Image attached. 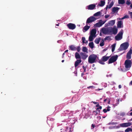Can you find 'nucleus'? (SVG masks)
<instances>
[{
  "label": "nucleus",
  "instance_id": "f257e3e1",
  "mask_svg": "<svg viewBox=\"0 0 132 132\" xmlns=\"http://www.w3.org/2000/svg\"><path fill=\"white\" fill-rule=\"evenodd\" d=\"M97 57L96 55L92 54L90 55L88 57V62L92 64L96 62V59Z\"/></svg>",
  "mask_w": 132,
  "mask_h": 132
},
{
  "label": "nucleus",
  "instance_id": "f03ea898",
  "mask_svg": "<svg viewBox=\"0 0 132 132\" xmlns=\"http://www.w3.org/2000/svg\"><path fill=\"white\" fill-rule=\"evenodd\" d=\"M118 32V29L116 28V26H114L113 28H108V35L109 33L111 35L112 34L114 35H116Z\"/></svg>",
  "mask_w": 132,
  "mask_h": 132
},
{
  "label": "nucleus",
  "instance_id": "7ed1b4c3",
  "mask_svg": "<svg viewBox=\"0 0 132 132\" xmlns=\"http://www.w3.org/2000/svg\"><path fill=\"white\" fill-rule=\"evenodd\" d=\"M129 44L128 42H126L120 45V47L118 50L119 51L123 50H126L128 48Z\"/></svg>",
  "mask_w": 132,
  "mask_h": 132
},
{
  "label": "nucleus",
  "instance_id": "20e7f679",
  "mask_svg": "<svg viewBox=\"0 0 132 132\" xmlns=\"http://www.w3.org/2000/svg\"><path fill=\"white\" fill-rule=\"evenodd\" d=\"M123 33V31L122 29H121L118 34L115 37L116 40L119 41L121 40L122 38V36Z\"/></svg>",
  "mask_w": 132,
  "mask_h": 132
},
{
  "label": "nucleus",
  "instance_id": "39448f33",
  "mask_svg": "<svg viewBox=\"0 0 132 132\" xmlns=\"http://www.w3.org/2000/svg\"><path fill=\"white\" fill-rule=\"evenodd\" d=\"M131 64L132 62L131 60L128 59L126 60L124 63L125 68L129 70L131 67Z\"/></svg>",
  "mask_w": 132,
  "mask_h": 132
},
{
  "label": "nucleus",
  "instance_id": "423d86ee",
  "mask_svg": "<svg viewBox=\"0 0 132 132\" xmlns=\"http://www.w3.org/2000/svg\"><path fill=\"white\" fill-rule=\"evenodd\" d=\"M118 57V56L117 55L112 56L109 59L108 61V63H111L116 61L117 60Z\"/></svg>",
  "mask_w": 132,
  "mask_h": 132
},
{
  "label": "nucleus",
  "instance_id": "0eeeda50",
  "mask_svg": "<svg viewBox=\"0 0 132 132\" xmlns=\"http://www.w3.org/2000/svg\"><path fill=\"white\" fill-rule=\"evenodd\" d=\"M97 19L93 16H91L88 18L87 20L86 24V25H88V24L95 21Z\"/></svg>",
  "mask_w": 132,
  "mask_h": 132
},
{
  "label": "nucleus",
  "instance_id": "6e6552de",
  "mask_svg": "<svg viewBox=\"0 0 132 132\" xmlns=\"http://www.w3.org/2000/svg\"><path fill=\"white\" fill-rule=\"evenodd\" d=\"M107 60V56L106 55L103 56L101 59L99 61V62L101 64H104V62Z\"/></svg>",
  "mask_w": 132,
  "mask_h": 132
},
{
  "label": "nucleus",
  "instance_id": "1a4fd4ad",
  "mask_svg": "<svg viewBox=\"0 0 132 132\" xmlns=\"http://www.w3.org/2000/svg\"><path fill=\"white\" fill-rule=\"evenodd\" d=\"M132 54V48H130L129 50L127 53L126 58L127 59H130L131 58V55Z\"/></svg>",
  "mask_w": 132,
  "mask_h": 132
},
{
  "label": "nucleus",
  "instance_id": "9d476101",
  "mask_svg": "<svg viewBox=\"0 0 132 132\" xmlns=\"http://www.w3.org/2000/svg\"><path fill=\"white\" fill-rule=\"evenodd\" d=\"M68 28L70 29L73 30L76 28V26L74 24L72 23H69L67 25Z\"/></svg>",
  "mask_w": 132,
  "mask_h": 132
},
{
  "label": "nucleus",
  "instance_id": "9b49d317",
  "mask_svg": "<svg viewBox=\"0 0 132 132\" xmlns=\"http://www.w3.org/2000/svg\"><path fill=\"white\" fill-rule=\"evenodd\" d=\"M131 125L130 122L124 123L120 124V126L123 127H127L130 126Z\"/></svg>",
  "mask_w": 132,
  "mask_h": 132
},
{
  "label": "nucleus",
  "instance_id": "f8f14e48",
  "mask_svg": "<svg viewBox=\"0 0 132 132\" xmlns=\"http://www.w3.org/2000/svg\"><path fill=\"white\" fill-rule=\"evenodd\" d=\"M81 58L84 60L86 59L88 56V55L85 53L81 52L80 53Z\"/></svg>",
  "mask_w": 132,
  "mask_h": 132
},
{
  "label": "nucleus",
  "instance_id": "ddd939ff",
  "mask_svg": "<svg viewBox=\"0 0 132 132\" xmlns=\"http://www.w3.org/2000/svg\"><path fill=\"white\" fill-rule=\"evenodd\" d=\"M96 7V5L95 4H91L87 6V9L89 10H93Z\"/></svg>",
  "mask_w": 132,
  "mask_h": 132
},
{
  "label": "nucleus",
  "instance_id": "4468645a",
  "mask_svg": "<svg viewBox=\"0 0 132 132\" xmlns=\"http://www.w3.org/2000/svg\"><path fill=\"white\" fill-rule=\"evenodd\" d=\"M96 32V29H92L91 31L90 35L95 37V35Z\"/></svg>",
  "mask_w": 132,
  "mask_h": 132
},
{
  "label": "nucleus",
  "instance_id": "2eb2a0df",
  "mask_svg": "<svg viewBox=\"0 0 132 132\" xmlns=\"http://www.w3.org/2000/svg\"><path fill=\"white\" fill-rule=\"evenodd\" d=\"M120 9V8L118 7H114L112 9V11L114 13L117 12Z\"/></svg>",
  "mask_w": 132,
  "mask_h": 132
},
{
  "label": "nucleus",
  "instance_id": "dca6fc26",
  "mask_svg": "<svg viewBox=\"0 0 132 132\" xmlns=\"http://www.w3.org/2000/svg\"><path fill=\"white\" fill-rule=\"evenodd\" d=\"M81 59H80L77 60V61L75 62V68H76L78 65L81 62Z\"/></svg>",
  "mask_w": 132,
  "mask_h": 132
},
{
  "label": "nucleus",
  "instance_id": "f3484780",
  "mask_svg": "<svg viewBox=\"0 0 132 132\" xmlns=\"http://www.w3.org/2000/svg\"><path fill=\"white\" fill-rule=\"evenodd\" d=\"M115 23V20H111L110 21H109L108 23V26H112Z\"/></svg>",
  "mask_w": 132,
  "mask_h": 132
},
{
  "label": "nucleus",
  "instance_id": "a211bd4d",
  "mask_svg": "<svg viewBox=\"0 0 132 132\" xmlns=\"http://www.w3.org/2000/svg\"><path fill=\"white\" fill-rule=\"evenodd\" d=\"M122 23L121 21H118L117 24V27L118 28H122L123 27H122Z\"/></svg>",
  "mask_w": 132,
  "mask_h": 132
},
{
  "label": "nucleus",
  "instance_id": "6ab92c4d",
  "mask_svg": "<svg viewBox=\"0 0 132 132\" xmlns=\"http://www.w3.org/2000/svg\"><path fill=\"white\" fill-rule=\"evenodd\" d=\"M89 26L87 25L84 27L83 29V31L84 32L87 31L90 28Z\"/></svg>",
  "mask_w": 132,
  "mask_h": 132
},
{
  "label": "nucleus",
  "instance_id": "aec40b11",
  "mask_svg": "<svg viewBox=\"0 0 132 132\" xmlns=\"http://www.w3.org/2000/svg\"><path fill=\"white\" fill-rule=\"evenodd\" d=\"M75 57L76 59H81V56L78 52H76L75 54Z\"/></svg>",
  "mask_w": 132,
  "mask_h": 132
},
{
  "label": "nucleus",
  "instance_id": "412c9836",
  "mask_svg": "<svg viewBox=\"0 0 132 132\" xmlns=\"http://www.w3.org/2000/svg\"><path fill=\"white\" fill-rule=\"evenodd\" d=\"M70 49L71 51H76V47H75L74 45H71L69 46Z\"/></svg>",
  "mask_w": 132,
  "mask_h": 132
},
{
  "label": "nucleus",
  "instance_id": "4be33fe9",
  "mask_svg": "<svg viewBox=\"0 0 132 132\" xmlns=\"http://www.w3.org/2000/svg\"><path fill=\"white\" fill-rule=\"evenodd\" d=\"M102 32L104 34H107V28H103L102 29Z\"/></svg>",
  "mask_w": 132,
  "mask_h": 132
},
{
  "label": "nucleus",
  "instance_id": "5701e85b",
  "mask_svg": "<svg viewBox=\"0 0 132 132\" xmlns=\"http://www.w3.org/2000/svg\"><path fill=\"white\" fill-rule=\"evenodd\" d=\"M119 99L118 98L117 100V101H116V104H112V105L113 108H114L115 107V106H117L119 104Z\"/></svg>",
  "mask_w": 132,
  "mask_h": 132
},
{
  "label": "nucleus",
  "instance_id": "b1692460",
  "mask_svg": "<svg viewBox=\"0 0 132 132\" xmlns=\"http://www.w3.org/2000/svg\"><path fill=\"white\" fill-rule=\"evenodd\" d=\"M101 3L100 4H98V6H100L102 7L105 4V2L104 1H101L100 2Z\"/></svg>",
  "mask_w": 132,
  "mask_h": 132
},
{
  "label": "nucleus",
  "instance_id": "393cba45",
  "mask_svg": "<svg viewBox=\"0 0 132 132\" xmlns=\"http://www.w3.org/2000/svg\"><path fill=\"white\" fill-rule=\"evenodd\" d=\"M102 26V24L100 23V22H99L96 23L94 25V26L97 27H100Z\"/></svg>",
  "mask_w": 132,
  "mask_h": 132
},
{
  "label": "nucleus",
  "instance_id": "a878e982",
  "mask_svg": "<svg viewBox=\"0 0 132 132\" xmlns=\"http://www.w3.org/2000/svg\"><path fill=\"white\" fill-rule=\"evenodd\" d=\"M88 50L86 47H83L82 49V51L83 52L86 53H88Z\"/></svg>",
  "mask_w": 132,
  "mask_h": 132
},
{
  "label": "nucleus",
  "instance_id": "bb28decb",
  "mask_svg": "<svg viewBox=\"0 0 132 132\" xmlns=\"http://www.w3.org/2000/svg\"><path fill=\"white\" fill-rule=\"evenodd\" d=\"M114 4V2L113 1H112L109 5H108V8L109 9L111 8L113 5Z\"/></svg>",
  "mask_w": 132,
  "mask_h": 132
},
{
  "label": "nucleus",
  "instance_id": "cd10ccee",
  "mask_svg": "<svg viewBox=\"0 0 132 132\" xmlns=\"http://www.w3.org/2000/svg\"><path fill=\"white\" fill-rule=\"evenodd\" d=\"M116 44V43H114L111 46V47L112 48L111 50L112 52H113L115 50Z\"/></svg>",
  "mask_w": 132,
  "mask_h": 132
},
{
  "label": "nucleus",
  "instance_id": "c85d7f7f",
  "mask_svg": "<svg viewBox=\"0 0 132 132\" xmlns=\"http://www.w3.org/2000/svg\"><path fill=\"white\" fill-rule=\"evenodd\" d=\"M88 45L89 47L92 49L94 47V44L93 42H92L89 43Z\"/></svg>",
  "mask_w": 132,
  "mask_h": 132
},
{
  "label": "nucleus",
  "instance_id": "c756f323",
  "mask_svg": "<svg viewBox=\"0 0 132 132\" xmlns=\"http://www.w3.org/2000/svg\"><path fill=\"white\" fill-rule=\"evenodd\" d=\"M125 3V0H118V3L119 4H123Z\"/></svg>",
  "mask_w": 132,
  "mask_h": 132
},
{
  "label": "nucleus",
  "instance_id": "7c9ffc66",
  "mask_svg": "<svg viewBox=\"0 0 132 132\" xmlns=\"http://www.w3.org/2000/svg\"><path fill=\"white\" fill-rule=\"evenodd\" d=\"M93 37H95V36H94L91 35H90L89 37V40L90 42H91L92 41L93 39Z\"/></svg>",
  "mask_w": 132,
  "mask_h": 132
},
{
  "label": "nucleus",
  "instance_id": "2f4dec72",
  "mask_svg": "<svg viewBox=\"0 0 132 132\" xmlns=\"http://www.w3.org/2000/svg\"><path fill=\"white\" fill-rule=\"evenodd\" d=\"M82 43H88V41L87 40H85V38L84 37H82Z\"/></svg>",
  "mask_w": 132,
  "mask_h": 132
},
{
  "label": "nucleus",
  "instance_id": "473e14b6",
  "mask_svg": "<svg viewBox=\"0 0 132 132\" xmlns=\"http://www.w3.org/2000/svg\"><path fill=\"white\" fill-rule=\"evenodd\" d=\"M68 130V127H66L65 129H61V132H67Z\"/></svg>",
  "mask_w": 132,
  "mask_h": 132
},
{
  "label": "nucleus",
  "instance_id": "72a5a7b5",
  "mask_svg": "<svg viewBox=\"0 0 132 132\" xmlns=\"http://www.w3.org/2000/svg\"><path fill=\"white\" fill-rule=\"evenodd\" d=\"M129 131H132V129L130 127L128 128L125 130V132H129Z\"/></svg>",
  "mask_w": 132,
  "mask_h": 132
},
{
  "label": "nucleus",
  "instance_id": "f704fd0d",
  "mask_svg": "<svg viewBox=\"0 0 132 132\" xmlns=\"http://www.w3.org/2000/svg\"><path fill=\"white\" fill-rule=\"evenodd\" d=\"M100 38H96L94 41L95 43L96 44H98L100 42Z\"/></svg>",
  "mask_w": 132,
  "mask_h": 132
},
{
  "label": "nucleus",
  "instance_id": "c9c22d12",
  "mask_svg": "<svg viewBox=\"0 0 132 132\" xmlns=\"http://www.w3.org/2000/svg\"><path fill=\"white\" fill-rule=\"evenodd\" d=\"M101 15V12L100 11L96 13H95L94 15V16H99L100 15Z\"/></svg>",
  "mask_w": 132,
  "mask_h": 132
},
{
  "label": "nucleus",
  "instance_id": "e433bc0d",
  "mask_svg": "<svg viewBox=\"0 0 132 132\" xmlns=\"http://www.w3.org/2000/svg\"><path fill=\"white\" fill-rule=\"evenodd\" d=\"M100 45L101 47H102L104 46V40H103L101 42Z\"/></svg>",
  "mask_w": 132,
  "mask_h": 132
},
{
  "label": "nucleus",
  "instance_id": "4c0bfd02",
  "mask_svg": "<svg viewBox=\"0 0 132 132\" xmlns=\"http://www.w3.org/2000/svg\"><path fill=\"white\" fill-rule=\"evenodd\" d=\"M76 50L78 52H79L80 51L81 48L79 46L77 47V48H76Z\"/></svg>",
  "mask_w": 132,
  "mask_h": 132
},
{
  "label": "nucleus",
  "instance_id": "58836bf2",
  "mask_svg": "<svg viewBox=\"0 0 132 132\" xmlns=\"http://www.w3.org/2000/svg\"><path fill=\"white\" fill-rule=\"evenodd\" d=\"M100 112V110H96V111H93V113H94L95 112V113H96V114H95V115H97V114L99 113Z\"/></svg>",
  "mask_w": 132,
  "mask_h": 132
},
{
  "label": "nucleus",
  "instance_id": "ea45409f",
  "mask_svg": "<svg viewBox=\"0 0 132 132\" xmlns=\"http://www.w3.org/2000/svg\"><path fill=\"white\" fill-rule=\"evenodd\" d=\"M112 124V125H116L117 124V123L116 122H112L111 123H109L108 124L109 125H110Z\"/></svg>",
  "mask_w": 132,
  "mask_h": 132
},
{
  "label": "nucleus",
  "instance_id": "a19ab883",
  "mask_svg": "<svg viewBox=\"0 0 132 132\" xmlns=\"http://www.w3.org/2000/svg\"><path fill=\"white\" fill-rule=\"evenodd\" d=\"M126 3L128 5H129L131 4V2L130 1H129L127 0L126 1Z\"/></svg>",
  "mask_w": 132,
  "mask_h": 132
},
{
  "label": "nucleus",
  "instance_id": "79ce46f5",
  "mask_svg": "<svg viewBox=\"0 0 132 132\" xmlns=\"http://www.w3.org/2000/svg\"><path fill=\"white\" fill-rule=\"evenodd\" d=\"M111 36H108V40L110 41L112 39L111 38Z\"/></svg>",
  "mask_w": 132,
  "mask_h": 132
},
{
  "label": "nucleus",
  "instance_id": "37998d69",
  "mask_svg": "<svg viewBox=\"0 0 132 132\" xmlns=\"http://www.w3.org/2000/svg\"><path fill=\"white\" fill-rule=\"evenodd\" d=\"M100 22L101 23V24H102V25L103 24H104L105 23V22L103 21H102V20H100Z\"/></svg>",
  "mask_w": 132,
  "mask_h": 132
},
{
  "label": "nucleus",
  "instance_id": "c03bdc74",
  "mask_svg": "<svg viewBox=\"0 0 132 132\" xmlns=\"http://www.w3.org/2000/svg\"><path fill=\"white\" fill-rule=\"evenodd\" d=\"M116 126H114L112 127H109V129H112L113 128H116Z\"/></svg>",
  "mask_w": 132,
  "mask_h": 132
},
{
  "label": "nucleus",
  "instance_id": "a18cd8bd",
  "mask_svg": "<svg viewBox=\"0 0 132 132\" xmlns=\"http://www.w3.org/2000/svg\"><path fill=\"white\" fill-rule=\"evenodd\" d=\"M111 100H112V99H111L110 98H108V104H110V102L111 101ZM112 100H114V99H112Z\"/></svg>",
  "mask_w": 132,
  "mask_h": 132
},
{
  "label": "nucleus",
  "instance_id": "49530a36",
  "mask_svg": "<svg viewBox=\"0 0 132 132\" xmlns=\"http://www.w3.org/2000/svg\"><path fill=\"white\" fill-rule=\"evenodd\" d=\"M129 18V16L127 15H126L123 16V18L124 19L126 18Z\"/></svg>",
  "mask_w": 132,
  "mask_h": 132
},
{
  "label": "nucleus",
  "instance_id": "de8ad7c7",
  "mask_svg": "<svg viewBox=\"0 0 132 132\" xmlns=\"http://www.w3.org/2000/svg\"><path fill=\"white\" fill-rule=\"evenodd\" d=\"M102 109V107L101 106H99L98 107L96 108V110H98L99 109Z\"/></svg>",
  "mask_w": 132,
  "mask_h": 132
},
{
  "label": "nucleus",
  "instance_id": "09e8293b",
  "mask_svg": "<svg viewBox=\"0 0 132 132\" xmlns=\"http://www.w3.org/2000/svg\"><path fill=\"white\" fill-rule=\"evenodd\" d=\"M103 112H104V113H106L107 111V110H106V109H104L103 110Z\"/></svg>",
  "mask_w": 132,
  "mask_h": 132
},
{
  "label": "nucleus",
  "instance_id": "8fccbe9b",
  "mask_svg": "<svg viewBox=\"0 0 132 132\" xmlns=\"http://www.w3.org/2000/svg\"><path fill=\"white\" fill-rule=\"evenodd\" d=\"M82 68L84 70V72H85L86 71V67H85L84 66H83L82 67Z\"/></svg>",
  "mask_w": 132,
  "mask_h": 132
},
{
  "label": "nucleus",
  "instance_id": "3c124183",
  "mask_svg": "<svg viewBox=\"0 0 132 132\" xmlns=\"http://www.w3.org/2000/svg\"><path fill=\"white\" fill-rule=\"evenodd\" d=\"M111 107L109 106H108V111H109L110 110V108Z\"/></svg>",
  "mask_w": 132,
  "mask_h": 132
},
{
  "label": "nucleus",
  "instance_id": "603ef678",
  "mask_svg": "<svg viewBox=\"0 0 132 132\" xmlns=\"http://www.w3.org/2000/svg\"><path fill=\"white\" fill-rule=\"evenodd\" d=\"M93 86H90L88 87H87V88L88 89H89L90 88H93Z\"/></svg>",
  "mask_w": 132,
  "mask_h": 132
},
{
  "label": "nucleus",
  "instance_id": "864d4df0",
  "mask_svg": "<svg viewBox=\"0 0 132 132\" xmlns=\"http://www.w3.org/2000/svg\"><path fill=\"white\" fill-rule=\"evenodd\" d=\"M125 113H121V114L120 115H121V116H124V115H125Z\"/></svg>",
  "mask_w": 132,
  "mask_h": 132
},
{
  "label": "nucleus",
  "instance_id": "5fc2aeb1",
  "mask_svg": "<svg viewBox=\"0 0 132 132\" xmlns=\"http://www.w3.org/2000/svg\"><path fill=\"white\" fill-rule=\"evenodd\" d=\"M130 14L131 16V18L132 19V12L130 13Z\"/></svg>",
  "mask_w": 132,
  "mask_h": 132
},
{
  "label": "nucleus",
  "instance_id": "6e6d98bb",
  "mask_svg": "<svg viewBox=\"0 0 132 132\" xmlns=\"http://www.w3.org/2000/svg\"><path fill=\"white\" fill-rule=\"evenodd\" d=\"M92 127H93V128L95 127V125L94 124H92Z\"/></svg>",
  "mask_w": 132,
  "mask_h": 132
},
{
  "label": "nucleus",
  "instance_id": "4d7b16f0",
  "mask_svg": "<svg viewBox=\"0 0 132 132\" xmlns=\"http://www.w3.org/2000/svg\"><path fill=\"white\" fill-rule=\"evenodd\" d=\"M112 74H110L109 75H108V77H111L112 76Z\"/></svg>",
  "mask_w": 132,
  "mask_h": 132
},
{
  "label": "nucleus",
  "instance_id": "13d9d810",
  "mask_svg": "<svg viewBox=\"0 0 132 132\" xmlns=\"http://www.w3.org/2000/svg\"><path fill=\"white\" fill-rule=\"evenodd\" d=\"M129 85H132V80L131 81L129 84Z\"/></svg>",
  "mask_w": 132,
  "mask_h": 132
},
{
  "label": "nucleus",
  "instance_id": "bf43d9fd",
  "mask_svg": "<svg viewBox=\"0 0 132 132\" xmlns=\"http://www.w3.org/2000/svg\"><path fill=\"white\" fill-rule=\"evenodd\" d=\"M119 88L120 89L121 88V85H119L118 86Z\"/></svg>",
  "mask_w": 132,
  "mask_h": 132
},
{
  "label": "nucleus",
  "instance_id": "052dcab7",
  "mask_svg": "<svg viewBox=\"0 0 132 132\" xmlns=\"http://www.w3.org/2000/svg\"><path fill=\"white\" fill-rule=\"evenodd\" d=\"M120 128V127L119 126H116V128L117 129L119 128Z\"/></svg>",
  "mask_w": 132,
  "mask_h": 132
},
{
  "label": "nucleus",
  "instance_id": "680f3d73",
  "mask_svg": "<svg viewBox=\"0 0 132 132\" xmlns=\"http://www.w3.org/2000/svg\"><path fill=\"white\" fill-rule=\"evenodd\" d=\"M99 106H100L99 105V104H97L96 105V107H98Z\"/></svg>",
  "mask_w": 132,
  "mask_h": 132
},
{
  "label": "nucleus",
  "instance_id": "e2e57ef3",
  "mask_svg": "<svg viewBox=\"0 0 132 132\" xmlns=\"http://www.w3.org/2000/svg\"><path fill=\"white\" fill-rule=\"evenodd\" d=\"M64 54H65V53H63V54H62V58L64 56Z\"/></svg>",
  "mask_w": 132,
  "mask_h": 132
},
{
  "label": "nucleus",
  "instance_id": "0e129e2a",
  "mask_svg": "<svg viewBox=\"0 0 132 132\" xmlns=\"http://www.w3.org/2000/svg\"><path fill=\"white\" fill-rule=\"evenodd\" d=\"M105 18H107V15H105Z\"/></svg>",
  "mask_w": 132,
  "mask_h": 132
},
{
  "label": "nucleus",
  "instance_id": "69168bd1",
  "mask_svg": "<svg viewBox=\"0 0 132 132\" xmlns=\"http://www.w3.org/2000/svg\"><path fill=\"white\" fill-rule=\"evenodd\" d=\"M68 51V50H65V51L64 53H65L66 52H67Z\"/></svg>",
  "mask_w": 132,
  "mask_h": 132
},
{
  "label": "nucleus",
  "instance_id": "338daca9",
  "mask_svg": "<svg viewBox=\"0 0 132 132\" xmlns=\"http://www.w3.org/2000/svg\"><path fill=\"white\" fill-rule=\"evenodd\" d=\"M107 39V36H106L105 38H104V40H106Z\"/></svg>",
  "mask_w": 132,
  "mask_h": 132
},
{
  "label": "nucleus",
  "instance_id": "774afa93",
  "mask_svg": "<svg viewBox=\"0 0 132 132\" xmlns=\"http://www.w3.org/2000/svg\"><path fill=\"white\" fill-rule=\"evenodd\" d=\"M132 121V118L130 119L128 121Z\"/></svg>",
  "mask_w": 132,
  "mask_h": 132
}]
</instances>
